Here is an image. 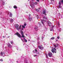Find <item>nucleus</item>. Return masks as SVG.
Listing matches in <instances>:
<instances>
[{
  "mask_svg": "<svg viewBox=\"0 0 63 63\" xmlns=\"http://www.w3.org/2000/svg\"><path fill=\"white\" fill-rule=\"evenodd\" d=\"M30 3L31 4V2H30Z\"/></svg>",
  "mask_w": 63,
  "mask_h": 63,
  "instance_id": "obj_48",
  "label": "nucleus"
},
{
  "mask_svg": "<svg viewBox=\"0 0 63 63\" xmlns=\"http://www.w3.org/2000/svg\"><path fill=\"white\" fill-rule=\"evenodd\" d=\"M56 45H57V46H58V44H57Z\"/></svg>",
  "mask_w": 63,
  "mask_h": 63,
  "instance_id": "obj_40",
  "label": "nucleus"
},
{
  "mask_svg": "<svg viewBox=\"0 0 63 63\" xmlns=\"http://www.w3.org/2000/svg\"><path fill=\"white\" fill-rule=\"evenodd\" d=\"M15 27L18 31H19V30H21V25H20V26H19L18 24H16L15 25Z\"/></svg>",
  "mask_w": 63,
  "mask_h": 63,
  "instance_id": "obj_2",
  "label": "nucleus"
},
{
  "mask_svg": "<svg viewBox=\"0 0 63 63\" xmlns=\"http://www.w3.org/2000/svg\"><path fill=\"white\" fill-rule=\"evenodd\" d=\"M5 54V53L3 52H1L0 53V55L1 56H3V55H4Z\"/></svg>",
  "mask_w": 63,
  "mask_h": 63,
  "instance_id": "obj_12",
  "label": "nucleus"
},
{
  "mask_svg": "<svg viewBox=\"0 0 63 63\" xmlns=\"http://www.w3.org/2000/svg\"><path fill=\"white\" fill-rule=\"evenodd\" d=\"M14 9H16L17 8V7L16 5H15L14 7Z\"/></svg>",
  "mask_w": 63,
  "mask_h": 63,
  "instance_id": "obj_19",
  "label": "nucleus"
},
{
  "mask_svg": "<svg viewBox=\"0 0 63 63\" xmlns=\"http://www.w3.org/2000/svg\"><path fill=\"white\" fill-rule=\"evenodd\" d=\"M58 25L59 26V25H60V24L59 23V22H58Z\"/></svg>",
  "mask_w": 63,
  "mask_h": 63,
  "instance_id": "obj_32",
  "label": "nucleus"
},
{
  "mask_svg": "<svg viewBox=\"0 0 63 63\" xmlns=\"http://www.w3.org/2000/svg\"><path fill=\"white\" fill-rule=\"evenodd\" d=\"M31 16V14L29 15V16Z\"/></svg>",
  "mask_w": 63,
  "mask_h": 63,
  "instance_id": "obj_42",
  "label": "nucleus"
},
{
  "mask_svg": "<svg viewBox=\"0 0 63 63\" xmlns=\"http://www.w3.org/2000/svg\"><path fill=\"white\" fill-rule=\"evenodd\" d=\"M33 52L34 53H35V51L33 50Z\"/></svg>",
  "mask_w": 63,
  "mask_h": 63,
  "instance_id": "obj_37",
  "label": "nucleus"
},
{
  "mask_svg": "<svg viewBox=\"0 0 63 63\" xmlns=\"http://www.w3.org/2000/svg\"><path fill=\"white\" fill-rule=\"evenodd\" d=\"M21 40H22V41L23 42V40H22V39H21Z\"/></svg>",
  "mask_w": 63,
  "mask_h": 63,
  "instance_id": "obj_41",
  "label": "nucleus"
},
{
  "mask_svg": "<svg viewBox=\"0 0 63 63\" xmlns=\"http://www.w3.org/2000/svg\"><path fill=\"white\" fill-rule=\"evenodd\" d=\"M35 29L36 30H38V27L35 26Z\"/></svg>",
  "mask_w": 63,
  "mask_h": 63,
  "instance_id": "obj_13",
  "label": "nucleus"
},
{
  "mask_svg": "<svg viewBox=\"0 0 63 63\" xmlns=\"http://www.w3.org/2000/svg\"><path fill=\"white\" fill-rule=\"evenodd\" d=\"M51 0V2H52V1H51L52 0ZM52 1H54V0H52Z\"/></svg>",
  "mask_w": 63,
  "mask_h": 63,
  "instance_id": "obj_45",
  "label": "nucleus"
},
{
  "mask_svg": "<svg viewBox=\"0 0 63 63\" xmlns=\"http://www.w3.org/2000/svg\"><path fill=\"white\" fill-rule=\"evenodd\" d=\"M26 36H27V34H26Z\"/></svg>",
  "mask_w": 63,
  "mask_h": 63,
  "instance_id": "obj_46",
  "label": "nucleus"
},
{
  "mask_svg": "<svg viewBox=\"0 0 63 63\" xmlns=\"http://www.w3.org/2000/svg\"><path fill=\"white\" fill-rule=\"evenodd\" d=\"M8 47H11V45H10V44L9 43L8 44Z\"/></svg>",
  "mask_w": 63,
  "mask_h": 63,
  "instance_id": "obj_16",
  "label": "nucleus"
},
{
  "mask_svg": "<svg viewBox=\"0 0 63 63\" xmlns=\"http://www.w3.org/2000/svg\"><path fill=\"white\" fill-rule=\"evenodd\" d=\"M50 31H52L53 30V29H50Z\"/></svg>",
  "mask_w": 63,
  "mask_h": 63,
  "instance_id": "obj_26",
  "label": "nucleus"
},
{
  "mask_svg": "<svg viewBox=\"0 0 63 63\" xmlns=\"http://www.w3.org/2000/svg\"><path fill=\"white\" fill-rule=\"evenodd\" d=\"M32 18L31 17H29V21H31V20H32Z\"/></svg>",
  "mask_w": 63,
  "mask_h": 63,
  "instance_id": "obj_15",
  "label": "nucleus"
},
{
  "mask_svg": "<svg viewBox=\"0 0 63 63\" xmlns=\"http://www.w3.org/2000/svg\"><path fill=\"white\" fill-rule=\"evenodd\" d=\"M43 14H44L45 16H46V10H43Z\"/></svg>",
  "mask_w": 63,
  "mask_h": 63,
  "instance_id": "obj_8",
  "label": "nucleus"
},
{
  "mask_svg": "<svg viewBox=\"0 0 63 63\" xmlns=\"http://www.w3.org/2000/svg\"><path fill=\"white\" fill-rule=\"evenodd\" d=\"M10 21L11 22H13V21H14V20H13V19H11Z\"/></svg>",
  "mask_w": 63,
  "mask_h": 63,
  "instance_id": "obj_22",
  "label": "nucleus"
},
{
  "mask_svg": "<svg viewBox=\"0 0 63 63\" xmlns=\"http://www.w3.org/2000/svg\"><path fill=\"white\" fill-rule=\"evenodd\" d=\"M3 38H5V36H3Z\"/></svg>",
  "mask_w": 63,
  "mask_h": 63,
  "instance_id": "obj_43",
  "label": "nucleus"
},
{
  "mask_svg": "<svg viewBox=\"0 0 63 63\" xmlns=\"http://www.w3.org/2000/svg\"><path fill=\"white\" fill-rule=\"evenodd\" d=\"M52 53L50 52L49 53L48 56H49V57H51V56H52Z\"/></svg>",
  "mask_w": 63,
  "mask_h": 63,
  "instance_id": "obj_9",
  "label": "nucleus"
},
{
  "mask_svg": "<svg viewBox=\"0 0 63 63\" xmlns=\"http://www.w3.org/2000/svg\"><path fill=\"white\" fill-rule=\"evenodd\" d=\"M40 8H38V9H36V11H37L38 12H39V10H40Z\"/></svg>",
  "mask_w": 63,
  "mask_h": 63,
  "instance_id": "obj_18",
  "label": "nucleus"
},
{
  "mask_svg": "<svg viewBox=\"0 0 63 63\" xmlns=\"http://www.w3.org/2000/svg\"><path fill=\"white\" fill-rule=\"evenodd\" d=\"M47 24H48L49 25V26L50 27H50V25H51V22H47Z\"/></svg>",
  "mask_w": 63,
  "mask_h": 63,
  "instance_id": "obj_11",
  "label": "nucleus"
},
{
  "mask_svg": "<svg viewBox=\"0 0 63 63\" xmlns=\"http://www.w3.org/2000/svg\"><path fill=\"white\" fill-rule=\"evenodd\" d=\"M9 37L8 36V37L7 38H9Z\"/></svg>",
  "mask_w": 63,
  "mask_h": 63,
  "instance_id": "obj_47",
  "label": "nucleus"
},
{
  "mask_svg": "<svg viewBox=\"0 0 63 63\" xmlns=\"http://www.w3.org/2000/svg\"><path fill=\"white\" fill-rule=\"evenodd\" d=\"M35 51L36 53L37 52V49H35Z\"/></svg>",
  "mask_w": 63,
  "mask_h": 63,
  "instance_id": "obj_30",
  "label": "nucleus"
},
{
  "mask_svg": "<svg viewBox=\"0 0 63 63\" xmlns=\"http://www.w3.org/2000/svg\"><path fill=\"white\" fill-rule=\"evenodd\" d=\"M38 54V55H40V53L39 52H38L37 53Z\"/></svg>",
  "mask_w": 63,
  "mask_h": 63,
  "instance_id": "obj_35",
  "label": "nucleus"
},
{
  "mask_svg": "<svg viewBox=\"0 0 63 63\" xmlns=\"http://www.w3.org/2000/svg\"><path fill=\"white\" fill-rule=\"evenodd\" d=\"M44 18V19H47V16H44L43 17V19ZM41 22L42 23V24H44V22H46V20H44V19H43V20H41Z\"/></svg>",
  "mask_w": 63,
  "mask_h": 63,
  "instance_id": "obj_3",
  "label": "nucleus"
},
{
  "mask_svg": "<svg viewBox=\"0 0 63 63\" xmlns=\"http://www.w3.org/2000/svg\"><path fill=\"white\" fill-rule=\"evenodd\" d=\"M22 28H21V30H20L21 31L22 30H23V28H25V26L24 25H22Z\"/></svg>",
  "mask_w": 63,
  "mask_h": 63,
  "instance_id": "obj_10",
  "label": "nucleus"
},
{
  "mask_svg": "<svg viewBox=\"0 0 63 63\" xmlns=\"http://www.w3.org/2000/svg\"><path fill=\"white\" fill-rule=\"evenodd\" d=\"M61 2H62V3L63 4V0H62L61 1H60L59 2V8H60L61 7Z\"/></svg>",
  "mask_w": 63,
  "mask_h": 63,
  "instance_id": "obj_5",
  "label": "nucleus"
},
{
  "mask_svg": "<svg viewBox=\"0 0 63 63\" xmlns=\"http://www.w3.org/2000/svg\"><path fill=\"white\" fill-rule=\"evenodd\" d=\"M56 41H57H57H58V40H56Z\"/></svg>",
  "mask_w": 63,
  "mask_h": 63,
  "instance_id": "obj_44",
  "label": "nucleus"
},
{
  "mask_svg": "<svg viewBox=\"0 0 63 63\" xmlns=\"http://www.w3.org/2000/svg\"><path fill=\"white\" fill-rule=\"evenodd\" d=\"M37 56V55H33V56L34 57H36V56Z\"/></svg>",
  "mask_w": 63,
  "mask_h": 63,
  "instance_id": "obj_31",
  "label": "nucleus"
},
{
  "mask_svg": "<svg viewBox=\"0 0 63 63\" xmlns=\"http://www.w3.org/2000/svg\"><path fill=\"white\" fill-rule=\"evenodd\" d=\"M28 1H29V0H28Z\"/></svg>",
  "mask_w": 63,
  "mask_h": 63,
  "instance_id": "obj_49",
  "label": "nucleus"
},
{
  "mask_svg": "<svg viewBox=\"0 0 63 63\" xmlns=\"http://www.w3.org/2000/svg\"><path fill=\"white\" fill-rule=\"evenodd\" d=\"M24 26H26V23H25L24 24Z\"/></svg>",
  "mask_w": 63,
  "mask_h": 63,
  "instance_id": "obj_29",
  "label": "nucleus"
},
{
  "mask_svg": "<svg viewBox=\"0 0 63 63\" xmlns=\"http://www.w3.org/2000/svg\"><path fill=\"white\" fill-rule=\"evenodd\" d=\"M31 6L32 9H34L35 8V6L34 5V3L32 2L31 4Z\"/></svg>",
  "mask_w": 63,
  "mask_h": 63,
  "instance_id": "obj_4",
  "label": "nucleus"
},
{
  "mask_svg": "<svg viewBox=\"0 0 63 63\" xmlns=\"http://www.w3.org/2000/svg\"><path fill=\"white\" fill-rule=\"evenodd\" d=\"M51 26L52 28H53L54 27V26Z\"/></svg>",
  "mask_w": 63,
  "mask_h": 63,
  "instance_id": "obj_33",
  "label": "nucleus"
},
{
  "mask_svg": "<svg viewBox=\"0 0 63 63\" xmlns=\"http://www.w3.org/2000/svg\"><path fill=\"white\" fill-rule=\"evenodd\" d=\"M36 17H37V19H39V18H40V16H38V15H37L36 16Z\"/></svg>",
  "mask_w": 63,
  "mask_h": 63,
  "instance_id": "obj_17",
  "label": "nucleus"
},
{
  "mask_svg": "<svg viewBox=\"0 0 63 63\" xmlns=\"http://www.w3.org/2000/svg\"><path fill=\"white\" fill-rule=\"evenodd\" d=\"M3 61V60L2 59H0V61Z\"/></svg>",
  "mask_w": 63,
  "mask_h": 63,
  "instance_id": "obj_25",
  "label": "nucleus"
},
{
  "mask_svg": "<svg viewBox=\"0 0 63 63\" xmlns=\"http://www.w3.org/2000/svg\"><path fill=\"white\" fill-rule=\"evenodd\" d=\"M51 40H53V39H54V37H52L51 38Z\"/></svg>",
  "mask_w": 63,
  "mask_h": 63,
  "instance_id": "obj_23",
  "label": "nucleus"
},
{
  "mask_svg": "<svg viewBox=\"0 0 63 63\" xmlns=\"http://www.w3.org/2000/svg\"><path fill=\"white\" fill-rule=\"evenodd\" d=\"M60 38V37L59 36H58L57 37V38L58 39H59Z\"/></svg>",
  "mask_w": 63,
  "mask_h": 63,
  "instance_id": "obj_28",
  "label": "nucleus"
},
{
  "mask_svg": "<svg viewBox=\"0 0 63 63\" xmlns=\"http://www.w3.org/2000/svg\"><path fill=\"white\" fill-rule=\"evenodd\" d=\"M56 50L55 48H54V49H52L51 50V51H52V52H53V53H54V52H55V53H56V52L55 51Z\"/></svg>",
  "mask_w": 63,
  "mask_h": 63,
  "instance_id": "obj_7",
  "label": "nucleus"
},
{
  "mask_svg": "<svg viewBox=\"0 0 63 63\" xmlns=\"http://www.w3.org/2000/svg\"><path fill=\"white\" fill-rule=\"evenodd\" d=\"M46 56L47 58V54H46Z\"/></svg>",
  "mask_w": 63,
  "mask_h": 63,
  "instance_id": "obj_34",
  "label": "nucleus"
},
{
  "mask_svg": "<svg viewBox=\"0 0 63 63\" xmlns=\"http://www.w3.org/2000/svg\"><path fill=\"white\" fill-rule=\"evenodd\" d=\"M13 41H11V44H13Z\"/></svg>",
  "mask_w": 63,
  "mask_h": 63,
  "instance_id": "obj_24",
  "label": "nucleus"
},
{
  "mask_svg": "<svg viewBox=\"0 0 63 63\" xmlns=\"http://www.w3.org/2000/svg\"><path fill=\"white\" fill-rule=\"evenodd\" d=\"M25 38H24V40L25 41V42H27V40H26V39H25Z\"/></svg>",
  "mask_w": 63,
  "mask_h": 63,
  "instance_id": "obj_20",
  "label": "nucleus"
},
{
  "mask_svg": "<svg viewBox=\"0 0 63 63\" xmlns=\"http://www.w3.org/2000/svg\"><path fill=\"white\" fill-rule=\"evenodd\" d=\"M38 47L39 48L41 49V50H43V48H44V47H42V45H41V46H39Z\"/></svg>",
  "mask_w": 63,
  "mask_h": 63,
  "instance_id": "obj_6",
  "label": "nucleus"
},
{
  "mask_svg": "<svg viewBox=\"0 0 63 63\" xmlns=\"http://www.w3.org/2000/svg\"><path fill=\"white\" fill-rule=\"evenodd\" d=\"M37 2H35L34 3V4H35V5H37Z\"/></svg>",
  "mask_w": 63,
  "mask_h": 63,
  "instance_id": "obj_27",
  "label": "nucleus"
},
{
  "mask_svg": "<svg viewBox=\"0 0 63 63\" xmlns=\"http://www.w3.org/2000/svg\"><path fill=\"white\" fill-rule=\"evenodd\" d=\"M21 33L22 35V36L20 35L19 33L17 32H16V34L18 37H19V38H24V37H25V36L24 35V33H23L22 31H21Z\"/></svg>",
  "mask_w": 63,
  "mask_h": 63,
  "instance_id": "obj_1",
  "label": "nucleus"
},
{
  "mask_svg": "<svg viewBox=\"0 0 63 63\" xmlns=\"http://www.w3.org/2000/svg\"><path fill=\"white\" fill-rule=\"evenodd\" d=\"M37 2H39V0H37Z\"/></svg>",
  "mask_w": 63,
  "mask_h": 63,
  "instance_id": "obj_39",
  "label": "nucleus"
},
{
  "mask_svg": "<svg viewBox=\"0 0 63 63\" xmlns=\"http://www.w3.org/2000/svg\"><path fill=\"white\" fill-rule=\"evenodd\" d=\"M10 14V16L11 17H12V13L10 12H9V13L8 14V15H9Z\"/></svg>",
  "mask_w": 63,
  "mask_h": 63,
  "instance_id": "obj_14",
  "label": "nucleus"
},
{
  "mask_svg": "<svg viewBox=\"0 0 63 63\" xmlns=\"http://www.w3.org/2000/svg\"><path fill=\"white\" fill-rule=\"evenodd\" d=\"M39 25H40V26H41V24H39Z\"/></svg>",
  "mask_w": 63,
  "mask_h": 63,
  "instance_id": "obj_38",
  "label": "nucleus"
},
{
  "mask_svg": "<svg viewBox=\"0 0 63 63\" xmlns=\"http://www.w3.org/2000/svg\"><path fill=\"white\" fill-rule=\"evenodd\" d=\"M4 4H5V3L4 2H3V5H4Z\"/></svg>",
  "mask_w": 63,
  "mask_h": 63,
  "instance_id": "obj_36",
  "label": "nucleus"
},
{
  "mask_svg": "<svg viewBox=\"0 0 63 63\" xmlns=\"http://www.w3.org/2000/svg\"><path fill=\"white\" fill-rule=\"evenodd\" d=\"M54 46L55 48H56V47H57L55 45H54Z\"/></svg>",
  "mask_w": 63,
  "mask_h": 63,
  "instance_id": "obj_21",
  "label": "nucleus"
}]
</instances>
